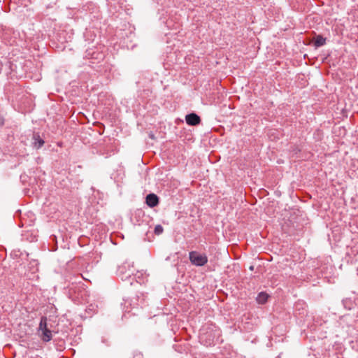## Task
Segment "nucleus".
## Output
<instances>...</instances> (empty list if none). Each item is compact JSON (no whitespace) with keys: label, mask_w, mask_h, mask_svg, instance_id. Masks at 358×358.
Instances as JSON below:
<instances>
[{"label":"nucleus","mask_w":358,"mask_h":358,"mask_svg":"<svg viewBox=\"0 0 358 358\" xmlns=\"http://www.w3.org/2000/svg\"><path fill=\"white\" fill-rule=\"evenodd\" d=\"M47 317L45 316L41 317V321L38 325V327L37 329V333L40 334L42 331L45 329H48V323H47Z\"/></svg>","instance_id":"9"},{"label":"nucleus","mask_w":358,"mask_h":358,"mask_svg":"<svg viewBox=\"0 0 358 358\" xmlns=\"http://www.w3.org/2000/svg\"><path fill=\"white\" fill-rule=\"evenodd\" d=\"M133 358H143V355L141 352H135L133 355Z\"/></svg>","instance_id":"12"},{"label":"nucleus","mask_w":358,"mask_h":358,"mask_svg":"<svg viewBox=\"0 0 358 358\" xmlns=\"http://www.w3.org/2000/svg\"><path fill=\"white\" fill-rule=\"evenodd\" d=\"M326 38H324L322 35H317L314 38V45L316 48L323 46L326 44Z\"/></svg>","instance_id":"8"},{"label":"nucleus","mask_w":358,"mask_h":358,"mask_svg":"<svg viewBox=\"0 0 358 358\" xmlns=\"http://www.w3.org/2000/svg\"><path fill=\"white\" fill-rule=\"evenodd\" d=\"M189 259L193 265L196 266H204L208 262V257L205 254H200L196 251L189 253Z\"/></svg>","instance_id":"2"},{"label":"nucleus","mask_w":358,"mask_h":358,"mask_svg":"<svg viewBox=\"0 0 358 358\" xmlns=\"http://www.w3.org/2000/svg\"><path fill=\"white\" fill-rule=\"evenodd\" d=\"M164 231V228L162 227V225L160 224H157L155 226V229H154V232L156 235H160L163 233Z\"/></svg>","instance_id":"11"},{"label":"nucleus","mask_w":358,"mask_h":358,"mask_svg":"<svg viewBox=\"0 0 358 358\" xmlns=\"http://www.w3.org/2000/svg\"><path fill=\"white\" fill-rule=\"evenodd\" d=\"M136 269L134 266L128 262H124L118 267L117 274L122 281H128L132 285L135 281L134 272Z\"/></svg>","instance_id":"1"},{"label":"nucleus","mask_w":358,"mask_h":358,"mask_svg":"<svg viewBox=\"0 0 358 358\" xmlns=\"http://www.w3.org/2000/svg\"><path fill=\"white\" fill-rule=\"evenodd\" d=\"M69 292L71 294H75L76 298H83V292H85V288L83 287V285L81 283L74 284L72 283L69 286Z\"/></svg>","instance_id":"3"},{"label":"nucleus","mask_w":358,"mask_h":358,"mask_svg":"<svg viewBox=\"0 0 358 358\" xmlns=\"http://www.w3.org/2000/svg\"><path fill=\"white\" fill-rule=\"evenodd\" d=\"M145 203L149 207H155L159 203V197L153 193L149 194L146 196Z\"/></svg>","instance_id":"6"},{"label":"nucleus","mask_w":358,"mask_h":358,"mask_svg":"<svg viewBox=\"0 0 358 358\" xmlns=\"http://www.w3.org/2000/svg\"><path fill=\"white\" fill-rule=\"evenodd\" d=\"M250 270H253V266H251L250 267Z\"/></svg>","instance_id":"13"},{"label":"nucleus","mask_w":358,"mask_h":358,"mask_svg":"<svg viewBox=\"0 0 358 358\" xmlns=\"http://www.w3.org/2000/svg\"><path fill=\"white\" fill-rule=\"evenodd\" d=\"M267 299H268L267 294H266L264 292H261L258 294L257 301H258L259 303L263 304L267 301Z\"/></svg>","instance_id":"10"},{"label":"nucleus","mask_w":358,"mask_h":358,"mask_svg":"<svg viewBox=\"0 0 358 358\" xmlns=\"http://www.w3.org/2000/svg\"><path fill=\"white\" fill-rule=\"evenodd\" d=\"M185 121L188 125L196 126L200 124L201 118L197 114L191 113L185 116Z\"/></svg>","instance_id":"4"},{"label":"nucleus","mask_w":358,"mask_h":358,"mask_svg":"<svg viewBox=\"0 0 358 358\" xmlns=\"http://www.w3.org/2000/svg\"><path fill=\"white\" fill-rule=\"evenodd\" d=\"M38 335L44 343H48L52 338V331L49 329L42 331L40 334H38Z\"/></svg>","instance_id":"7"},{"label":"nucleus","mask_w":358,"mask_h":358,"mask_svg":"<svg viewBox=\"0 0 358 358\" xmlns=\"http://www.w3.org/2000/svg\"><path fill=\"white\" fill-rule=\"evenodd\" d=\"M45 143L44 140L41 137L39 133H34L32 136L33 147L37 150L40 149Z\"/></svg>","instance_id":"5"}]
</instances>
